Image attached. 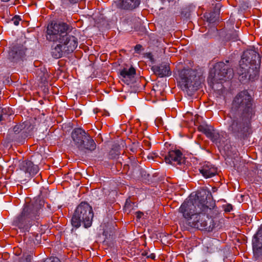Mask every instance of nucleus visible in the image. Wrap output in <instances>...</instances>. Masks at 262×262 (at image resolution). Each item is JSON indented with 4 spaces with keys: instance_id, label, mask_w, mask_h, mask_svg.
Wrapping results in <instances>:
<instances>
[{
    "instance_id": "nucleus-24",
    "label": "nucleus",
    "mask_w": 262,
    "mask_h": 262,
    "mask_svg": "<svg viewBox=\"0 0 262 262\" xmlns=\"http://www.w3.org/2000/svg\"><path fill=\"white\" fill-rule=\"evenodd\" d=\"M227 38L232 41H235L239 39L238 32L234 30L227 35Z\"/></svg>"
},
{
    "instance_id": "nucleus-4",
    "label": "nucleus",
    "mask_w": 262,
    "mask_h": 262,
    "mask_svg": "<svg viewBox=\"0 0 262 262\" xmlns=\"http://www.w3.org/2000/svg\"><path fill=\"white\" fill-rule=\"evenodd\" d=\"M44 204L45 201L40 199L26 203L21 213L13 220V225L24 232L29 231L34 222L42 216V208Z\"/></svg>"
},
{
    "instance_id": "nucleus-31",
    "label": "nucleus",
    "mask_w": 262,
    "mask_h": 262,
    "mask_svg": "<svg viewBox=\"0 0 262 262\" xmlns=\"http://www.w3.org/2000/svg\"><path fill=\"white\" fill-rule=\"evenodd\" d=\"M156 123L158 125H162V120L161 118H157L156 120Z\"/></svg>"
},
{
    "instance_id": "nucleus-23",
    "label": "nucleus",
    "mask_w": 262,
    "mask_h": 262,
    "mask_svg": "<svg viewBox=\"0 0 262 262\" xmlns=\"http://www.w3.org/2000/svg\"><path fill=\"white\" fill-rule=\"evenodd\" d=\"M134 203H133L130 199H127L124 207V210L127 213H129L133 209Z\"/></svg>"
},
{
    "instance_id": "nucleus-37",
    "label": "nucleus",
    "mask_w": 262,
    "mask_h": 262,
    "mask_svg": "<svg viewBox=\"0 0 262 262\" xmlns=\"http://www.w3.org/2000/svg\"><path fill=\"white\" fill-rule=\"evenodd\" d=\"M148 257H150L151 258H154V256L152 255V254H151V255L150 256H147Z\"/></svg>"
},
{
    "instance_id": "nucleus-14",
    "label": "nucleus",
    "mask_w": 262,
    "mask_h": 262,
    "mask_svg": "<svg viewBox=\"0 0 262 262\" xmlns=\"http://www.w3.org/2000/svg\"><path fill=\"white\" fill-rule=\"evenodd\" d=\"M199 170L205 178H211L217 173L216 168L209 162H205L201 164Z\"/></svg>"
},
{
    "instance_id": "nucleus-21",
    "label": "nucleus",
    "mask_w": 262,
    "mask_h": 262,
    "mask_svg": "<svg viewBox=\"0 0 262 262\" xmlns=\"http://www.w3.org/2000/svg\"><path fill=\"white\" fill-rule=\"evenodd\" d=\"M140 0H122L121 7L124 9L132 10L139 6Z\"/></svg>"
},
{
    "instance_id": "nucleus-11",
    "label": "nucleus",
    "mask_w": 262,
    "mask_h": 262,
    "mask_svg": "<svg viewBox=\"0 0 262 262\" xmlns=\"http://www.w3.org/2000/svg\"><path fill=\"white\" fill-rule=\"evenodd\" d=\"M26 49L22 45L12 47L8 54V59L12 62H17L23 60L25 56Z\"/></svg>"
},
{
    "instance_id": "nucleus-17",
    "label": "nucleus",
    "mask_w": 262,
    "mask_h": 262,
    "mask_svg": "<svg viewBox=\"0 0 262 262\" xmlns=\"http://www.w3.org/2000/svg\"><path fill=\"white\" fill-rule=\"evenodd\" d=\"M33 126L29 121H25L22 123L17 124L13 127V131L16 134L22 133L23 134L26 135L29 134L33 130Z\"/></svg>"
},
{
    "instance_id": "nucleus-35",
    "label": "nucleus",
    "mask_w": 262,
    "mask_h": 262,
    "mask_svg": "<svg viewBox=\"0 0 262 262\" xmlns=\"http://www.w3.org/2000/svg\"><path fill=\"white\" fill-rule=\"evenodd\" d=\"M47 75H48V74H47V73H44V74H43V78H44L45 79H46Z\"/></svg>"
},
{
    "instance_id": "nucleus-19",
    "label": "nucleus",
    "mask_w": 262,
    "mask_h": 262,
    "mask_svg": "<svg viewBox=\"0 0 262 262\" xmlns=\"http://www.w3.org/2000/svg\"><path fill=\"white\" fill-rule=\"evenodd\" d=\"M220 4H217L213 11L205 13V17L208 22L213 23L218 20L220 16Z\"/></svg>"
},
{
    "instance_id": "nucleus-12",
    "label": "nucleus",
    "mask_w": 262,
    "mask_h": 262,
    "mask_svg": "<svg viewBox=\"0 0 262 262\" xmlns=\"http://www.w3.org/2000/svg\"><path fill=\"white\" fill-rule=\"evenodd\" d=\"M164 160L166 163L176 165L182 164L185 161L182 153L179 150L169 151L164 156Z\"/></svg>"
},
{
    "instance_id": "nucleus-7",
    "label": "nucleus",
    "mask_w": 262,
    "mask_h": 262,
    "mask_svg": "<svg viewBox=\"0 0 262 262\" xmlns=\"http://www.w3.org/2000/svg\"><path fill=\"white\" fill-rule=\"evenodd\" d=\"M71 137L75 146L80 152L86 154L95 150V142L84 129L81 128H75L72 132Z\"/></svg>"
},
{
    "instance_id": "nucleus-36",
    "label": "nucleus",
    "mask_w": 262,
    "mask_h": 262,
    "mask_svg": "<svg viewBox=\"0 0 262 262\" xmlns=\"http://www.w3.org/2000/svg\"><path fill=\"white\" fill-rule=\"evenodd\" d=\"M148 159H150V158L154 159V157H152L151 155V156H148Z\"/></svg>"
},
{
    "instance_id": "nucleus-16",
    "label": "nucleus",
    "mask_w": 262,
    "mask_h": 262,
    "mask_svg": "<svg viewBox=\"0 0 262 262\" xmlns=\"http://www.w3.org/2000/svg\"><path fill=\"white\" fill-rule=\"evenodd\" d=\"M260 67H246L247 78L243 77L242 75H239V80L244 81V80H249L251 81L257 79L259 77V69Z\"/></svg>"
},
{
    "instance_id": "nucleus-29",
    "label": "nucleus",
    "mask_w": 262,
    "mask_h": 262,
    "mask_svg": "<svg viewBox=\"0 0 262 262\" xmlns=\"http://www.w3.org/2000/svg\"><path fill=\"white\" fill-rule=\"evenodd\" d=\"M136 217L137 219H140L143 215V213L140 211L136 212Z\"/></svg>"
},
{
    "instance_id": "nucleus-38",
    "label": "nucleus",
    "mask_w": 262,
    "mask_h": 262,
    "mask_svg": "<svg viewBox=\"0 0 262 262\" xmlns=\"http://www.w3.org/2000/svg\"><path fill=\"white\" fill-rule=\"evenodd\" d=\"M1 1H3V2H6L9 1L10 0H1Z\"/></svg>"
},
{
    "instance_id": "nucleus-10",
    "label": "nucleus",
    "mask_w": 262,
    "mask_h": 262,
    "mask_svg": "<svg viewBox=\"0 0 262 262\" xmlns=\"http://www.w3.org/2000/svg\"><path fill=\"white\" fill-rule=\"evenodd\" d=\"M253 258L255 260L262 259V225L252 239Z\"/></svg>"
},
{
    "instance_id": "nucleus-18",
    "label": "nucleus",
    "mask_w": 262,
    "mask_h": 262,
    "mask_svg": "<svg viewBox=\"0 0 262 262\" xmlns=\"http://www.w3.org/2000/svg\"><path fill=\"white\" fill-rule=\"evenodd\" d=\"M210 139L218 147H223L225 145V143L227 141V134L222 132L219 133L214 130Z\"/></svg>"
},
{
    "instance_id": "nucleus-8",
    "label": "nucleus",
    "mask_w": 262,
    "mask_h": 262,
    "mask_svg": "<svg viewBox=\"0 0 262 262\" xmlns=\"http://www.w3.org/2000/svg\"><path fill=\"white\" fill-rule=\"evenodd\" d=\"M260 62L261 57L255 50H247L244 52L239 62V66L236 70L237 73L238 75H242L243 77L247 78L246 67H248V64L251 67H260Z\"/></svg>"
},
{
    "instance_id": "nucleus-6",
    "label": "nucleus",
    "mask_w": 262,
    "mask_h": 262,
    "mask_svg": "<svg viewBox=\"0 0 262 262\" xmlns=\"http://www.w3.org/2000/svg\"><path fill=\"white\" fill-rule=\"evenodd\" d=\"M177 80L179 85L183 91L188 95H192L200 86L201 81L196 76V72L191 69H183L178 70Z\"/></svg>"
},
{
    "instance_id": "nucleus-27",
    "label": "nucleus",
    "mask_w": 262,
    "mask_h": 262,
    "mask_svg": "<svg viewBox=\"0 0 262 262\" xmlns=\"http://www.w3.org/2000/svg\"><path fill=\"white\" fill-rule=\"evenodd\" d=\"M20 20L19 16L15 15L12 18L11 20L15 26H18Z\"/></svg>"
},
{
    "instance_id": "nucleus-3",
    "label": "nucleus",
    "mask_w": 262,
    "mask_h": 262,
    "mask_svg": "<svg viewBox=\"0 0 262 262\" xmlns=\"http://www.w3.org/2000/svg\"><path fill=\"white\" fill-rule=\"evenodd\" d=\"M72 27L65 23H51L47 29L46 38L56 43L51 47V53L55 58H59L63 54L73 52L78 46L76 37L70 34Z\"/></svg>"
},
{
    "instance_id": "nucleus-34",
    "label": "nucleus",
    "mask_w": 262,
    "mask_h": 262,
    "mask_svg": "<svg viewBox=\"0 0 262 262\" xmlns=\"http://www.w3.org/2000/svg\"><path fill=\"white\" fill-rule=\"evenodd\" d=\"M128 166H129V164L128 163L124 164V169H128Z\"/></svg>"
},
{
    "instance_id": "nucleus-15",
    "label": "nucleus",
    "mask_w": 262,
    "mask_h": 262,
    "mask_svg": "<svg viewBox=\"0 0 262 262\" xmlns=\"http://www.w3.org/2000/svg\"><path fill=\"white\" fill-rule=\"evenodd\" d=\"M20 170L28 174L29 177H33L39 171V168L37 165H35L31 161L25 160L19 165Z\"/></svg>"
},
{
    "instance_id": "nucleus-20",
    "label": "nucleus",
    "mask_w": 262,
    "mask_h": 262,
    "mask_svg": "<svg viewBox=\"0 0 262 262\" xmlns=\"http://www.w3.org/2000/svg\"><path fill=\"white\" fill-rule=\"evenodd\" d=\"M136 74V70L132 66L128 69L127 68H124L120 71L121 76L127 82L134 78Z\"/></svg>"
},
{
    "instance_id": "nucleus-39",
    "label": "nucleus",
    "mask_w": 262,
    "mask_h": 262,
    "mask_svg": "<svg viewBox=\"0 0 262 262\" xmlns=\"http://www.w3.org/2000/svg\"><path fill=\"white\" fill-rule=\"evenodd\" d=\"M143 255H146V253H143Z\"/></svg>"
},
{
    "instance_id": "nucleus-33",
    "label": "nucleus",
    "mask_w": 262,
    "mask_h": 262,
    "mask_svg": "<svg viewBox=\"0 0 262 262\" xmlns=\"http://www.w3.org/2000/svg\"><path fill=\"white\" fill-rule=\"evenodd\" d=\"M129 150L133 153H135L137 151V148L134 147H131L129 148Z\"/></svg>"
},
{
    "instance_id": "nucleus-22",
    "label": "nucleus",
    "mask_w": 262,
    "mask_h": 262,
    "mask_svg": "<svg viewBox=\"0 0 262 262\" xmlns=\"http://www.w3.org/2000/svg\"><path fill=\"white\" fill-rule=\"evenodd\" d=\"M198 129L205 134L206 136L210 139L214 132V130L207 125H200L198 127Z\"/></svg>"
},
{
    "instance_id": "nucleus-26",
    "label": "nucleus",
    "mask_w": 262,
    "mask_h": 262,
    "mask_svg": "<svg viewBox=\"0 0 262 262\" xmlns=\"http://www.w3.org/2000/svg\"><path fill=\"white\" fill-rule=\"evenodd\" d=\"M32 260V256L30 254L24 255L21 258L19 262H31Z\"/></svg>"
},
{
    "instance_id": "nucleus-9",
    "label": "nucleus",
    "mask_w": 262,
    "mask_h": 262,
    "mask_svg": "<svg viewBox=\"0 0 262 262\" xmlns=\"http://www.w3.org/2000/svg\"><path fill=\"white\" fill-rule=\"evenodd\" d=\"M226 62L227 63L219 62L215 64L213 70L210 73V76L212 77L213 81L219 82L222 80L226 81L232 78L233 70L230 68L229 61Z\"/></svg>"
},
{
    "instance_id": "nucleus-32",
    "label": "nucleus",
    "mask_w": 262,
    "mask_h": 262,
    "mask_svg": "<svg viewBox=\"0 0 262 262\" xmlns=\"http://www.w3.org/2000/svg\"><path fill=\"white\" fill-rule=\"evenodd\" d=\"M231 209H232V206L229 205H228L227 207L225 209V211L226 212H230Z\"/></svg>"
},
{
    "instance_id": "nucleus-5",
    "label": "nucleus",
    "mask_w": 262,
    "mask_h": 262,
    "mask_svg": "<svg viewBox=\"0 0 262 262\" xmlns=\"http://www.w3.org/2000/svg\"><path fill=\"white\" fill-rule=\"evenodd\" d=\"M94 212L91 206L86 202H81L76 207L71 219V224L76 229L83 224L85 228L92 226Z\"/></svg>"
},
{
    "instance_id": "nucleus-2",
    "label": "nucleus",
    "mask_w": 262,
    "mask_h": 262,
    "mask_svg": "<svg viewBox=\"0 0 262 262\" xmlns=\"http://www.w3.org/2000/svg\"><path fill=\"white\" fill-rule=\"evenodd\" d=\"M247 91L238 93L234 98L228 115V132L238 138H245L251 133V122L255 110Z\"/></svg>"
},
{
    "instance_id": "nucleus-28",
    "label": "nucleus",
    "mask_w": 262,
    "mask_h": 262,
    "mask_svg": "<svg viewBox=\"0 0 262 262\" xmlns=\"http://www.w3.org/2000/svg\"><path fill=\"white\" fill-rule=\"evenodd\" d=\"M134 50H135L136 52L139 53L140 52V51L141 50H143V47H142V45H141L140 44H138V45L135 46V47L134 48Z\"/></svg>"
},
{
    "instance_id": "nucleus-1",
    "label": "nucleus",
    "mask_w": 262,
    "mask_h": 262,
    "mask_svg": "<svg viewBox=\"0 0 262 262\" xmlns=\"http://www.w3.org/2000/svg\"><path fill=\"white\" fill-rule=\"evenodd\" d=\"M211 196L210 191L207 194L198 192L194 198L191 196L182 204L179 211L189 227L208 232L222 227L220 220L208 216L215 206Z\"/></svg>"
},
{
    "instance_id": "nucleus-13",
    "label": "nucleus",
    "mask_w": 262,
    "mask_h": 262,
    "mask_svg": "<svg viewBox=\"0 0 262 262\" xmlns=\"http://www.w3.org/2000/svg\"><path fill=\"white\" fill-rule=\"evenodd\" d=\"M151 70L159 77H168L171 74L169 64L167 62H162L160 64L153 66Z\"/></svg>"
},
{
    "instance_id": "nucleus-25",
    "label": "nucleus",
    "mask_w": 262,
    "mask_h": 262,
    "mask_svg": "<svg viewBox=\"0 0 262 262\" xmlns=\"http://www.w3.org/2000/svg\"><path fill=\"white\" fill-rule=\"evenodd\" d=\"M119 154L118 150L112 149L109 152V158L111 159L116 158Z\"/></svg>"
},
{
    "instance_id": "nucleus-30",
    "label": "nucleus",
    "mask_w": 262,
    "mask_h": 262,
    "mask_svg": "<svg viewBox=\"0 0 262 262\" xmlns=\"http://www.w3.org/2000/svg\"><path fill=\"white\" fill-rule=\"evenodd\" d=\"M132 154H130V156L128 158L129 160L130 163H133L135 162V156H134L133 155H132Z\"/></svg>"
}]
</instances>
